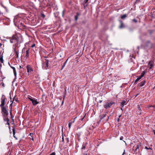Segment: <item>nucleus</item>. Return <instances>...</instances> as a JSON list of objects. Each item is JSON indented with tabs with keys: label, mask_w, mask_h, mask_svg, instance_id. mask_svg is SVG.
I'll return each mask as SVG.
<instances>
[{
	"label": "nucleus",
	"mask_w": 155,
	"mask_h": 155,
	"mask_svg": "<svg viewBox=\"0 0 155 155\" xmlns=\"http://www.w3.org/2000/svg\"><path fill=\"white\" fill-rule=\"evenodd\" d=\"M14 52L16 54V58H18V57H19V56H18V52H17V51H15Z\"/></svg>",
	"instance_id": "25"
},
{
	"label": "nucleus",
	"mask_w": 155,
	"mask_h": 155,
	"mask_svg": "<svg viewBox=\"0 0 155 155\" xmlns=\"http://www.w3.org/2000/svg\"><path fill=\"white\" fill-rule=\"evenodd\" d=\"M67 60L64 63V65H65V64H66V63H67Z\"/></svg>",
	"instance_id": "44"
},
{
	"label": "nucleus",
	"mask_w": 155,
	"mask_h": 155,
	"mask_svg": "<svg viewBox=\"0 0 155 155\" xmlns=\"http://www.w3.org/2000/svg\"><path fill=\"white\" fill-rule=\"evenodd\" d=\"M10 100H11V102H12V103L10 104V106H11L14 103V101H15V100L16 99V95H15L13 97V100L12 101V98L11 97H10Z\"/></svg>",
	"instance_id": "14"
},
{
	"label": "nucleus",
	"mask_w": 155,
	"mask_h": 155,
	"mask_svg": "<svg viewBox=\"0 0 155 155\" xmlns=\"http://www.w3.org/2000/svg\"><path fill=\"white\" fill-rule=\"evenodd\" d=\"M120 120V118H118L117 120V121H118Z\"/></svg>",
	"instance_id": "58"
},
{
	"label": "nucleus",
	"mask_w": 155,
	"mask_h": 155,
	"mask_svg": "<svg viewBox=\"0 0 155 155\" xmlns=\"http://www.w3.org/2000/svg\"><path fill=\"white\" fill-rule=\"evenodd\" d=\"M106 114H103V115H100V121H103L104 120H103V118L106 117Z\"/></svg>",
	"instance_id": "12"
},
{
	"label": "nucleus",
	"mask_w": 155,
	"mask_h": 155,
	"mask_svg": "<svg viewBox=\"0 0 155 155\" xmlns=\"http://www.w3.org/2000/svg\"><path fill=\"white\" fill-rule=\"evenodd\" d=\"M1 55H3L0 52V56Z\"/></svg>",
	"instance_id": "53"
},
{
	"label": "nucleus",
	"mask_w": 155,
	"mask_h": 155,
	"mask_svg": "<svg viewBox=\"0 0 155 155\" xmlns=\"http://www.w3.org/2000/svg\"><path fill=\"white\" fill-rule=\"evenodd\" d=\"M74 123V120H73V121H70L69 122V123H68V124H70L71 125H72V124L73 123Z\"/></svg>",
	"instance_id": "24"
},
{
	"label": "nucleus",
	"mask_w": 155,
	"mask_h": 155,
	"mask_svg": "<svg viewBox=\"0 0 155 155\" xmlns=\"http://www.w3.org/2000/svg\"><path fill=\"white\" fill-rule=\"evenodd\" d=\"M2 44L1 43H0V47H1L2 46Z\"/></svg>",
	"instance_id": "54"
},
{
	"label": "nucleus",
	"mask_w": 155,
	"mask_h": 155,
	"mask_svg": "<svg viewBox=\"0 0 155 155\" xmlns=\"http://www.w3.org/2000/svg\"><path fill=\"white\" fill-rule=\"evenodd\" d=\"M84 155H87V154L86 153H84Z\"/></svg>",
	"instance_id": "56"
},
{
	"label": "nucleus",
	"mask_w": 155,
	"mask_h": 155,
	"mask_svg": "<svg viewBox=\"0 0 155 155\" xmlns=\"http://www.w3.org/2000/svg\"><path fill=\"white\" fill-rule=\"evenodd\" d=\"M18 44H14L13 45L12 48L14 52H15V51H17L16 50V48Z\"/></svg>",
	"instance_id": "16"
},
{
	"label": "nucleus",
	"mask_w": 155,
	"mask_h": 155,
	"mask_svg": "<svg viewBox=\"0 0 155 155\" xmlns=\"http://www.w3.org/2000/svg\"><path fill=\"white\" fill-rule=\"evenodd\" d=\"M115 103L114 101H111L110 103L107 102L106 104L104 105V107L105 109H108L112 105Z\"/></svg>",
	"instance_id": "4"
},
{
	"label": "nucleus",
	"mask_w": 155,
	"mask_h": 155,
	"mask_svg": "<svg viewBox=\"0 0 155 155\" xmlns=\"http://www.w3.org/2000/svg\"><path fill=\"white\" fill-rule=\"evenodd\" d=\"M32 140H34V139H33V138H32Z\"/></svg>",
	"instance_id": "61"
},
{
	"label": "nucleus",
	"mask_w": 155,
	"mask_h": 155,
	"mask_svg": "<svg viewBox=\"0 0 155 155\" xmlns=\"http://www.w3.org/2000/svg\"><path fill=\"white\" fill-rule=\"evenodd\" d=\"M15 101L16 102H17V100L16 99L15 100Z\"/></svg>",
	"instance_id": "50"
},
{
	"label": "nucleus",
	"mask_w": 155,
	"mask_h": 155,
	"mask_svg": "<svg viewBox=\"0 0 155 155\" xmlns=\"http://www.w3.org/2000/svg\"><path fill=\"white\" fill-rule=\"evenodd\" d=\"M12 132L13 133V137L14 138H15L16 140L17 139L16 137L15 136V128L14 127H13L12 129Z\"/></svg>",
	"instance_id": "19"
},
{
	"label": "nucleus",
	"mask_w": 155,
	"mask_h": 155,
	"mask_svg": "<svg viewBox=\"0 0 155 155\" xmlns=\"http://www.w3.org/2000/svg\"><path fill=\"white\" fill-rule=\"evenodd\" d=\"M146 46L150 48L152 47V44L150 41H147L146 43Z\"/></svg>",
	"instance_id": "15"
},
{
	"label": "nucleus",
	"mask_w": 155,
	"mask_h": 155,
	"mask_svg": "<svg viewBox=\"0 0 155 155\" xmlns=\"http://www.w3.org/2000/svg\"><path fill=\"white\" fill-rule=\"evenodd\" d=\"M125 150H124V153H123L122 154V155H123L124 154V153H125Z\"/></svg>",
	"instance_id": "52"
},
{
	"label": "nucleus",
	"mask_w": 155,
	"mask_h": 155,
	"mask_svg": "<svg viewBox=\"0 0 155 155\" xmlns=\"http://www.w3.org/2000/svg\"><path fill=\"white\" fill-rule=\"evenodd\" d=\"M85 148V145L84 144H83L82 146V149H84Z\"/></svg>",
	"instance_id": "29"
},
{
	"label": "nucleus",
	"mask_w": 155,
	"mask_h": 155,
	"mask_svg": "<svg viewBox=\"0 0 155 155\" xmlns=\"http://www.w3.org/2000/svg\"><path fill=\"white\" fill-rule=\"evenodd\" d=\"M109 116L108 117L107 119V120H106V121H107L108 120V119H109Z\"/></svg>",
	"instance_id": "45"
},
{
	"label": "nucleus",
	"mask_w": 155,
	"mask_h": 155,
	"mask_svg": "<svg viewBox=\"0 0 155 155\" xmlns=\"http://www.w3.org/2000/svg\"><path fill=\"white\" fill-rule=\"evenodd\" d=\"M49 61L48 60H45L42 65V68L44 69H47L48 67Z\"/></svg>",
	"instance_id": "3"
},
{
	"label": "nucleus",
	"mask_w": 155,
	"mask_h": 155,
	"mask_svg": "<svg viewBox=\"0 0 155 155\" xmlns=\"http://www.w3.org/2000/svg\"><path fill=\"white\" fill-rule=\"evenodd\" d=\"M21 25H22V23H21Z\"/></svg>",
	"instance_id": "59"
},
{
	"label": "nucleus",
	"mask_w": 155,
	"mask_h": 155,
	"mask_svg": "<svg viewBox=\"0 0 155 155\" xmlns=\"http://www.w3.org/2000/svg\"><path fill=\"white\" fill-rule=\"evenodd\" d=\"M6 98L4 95H3L1 98V104L0 107L4 106L5 104V102Z\"/></svg>",
	"instance_id": "6"
},
{
	"label": "nucleus",
	"mask_w": 155,
	"mask_h": 155,
	"mask_svg": "<svg viewBox=\"0 0 155 155\" xmlns=\"http://www.w3.org/2000/svg\"><path fill=\"white\" fill-rule=\"evenodd\" d=\"M136 150L139 151V145H137L136 147Z\"/></svg>",
	"instance_id": "28"
},
{
	"label": "nucleus",
	"mask_w": 155,
	"mask_h": 155,
	"mask_svg": "<svg viewBox=\"0 0 155 155\" xmlns=\"http://www.w3.org/2000/svg\"><path fill=\"white\" fill-rule=\"evenodd\" d=\"M20 68H22L21 67V66H20Z\"/></svg>",
	"instance_id": "57"
},
{
	"label": "nucleus",
	"mask_w": 155,
	"mask_h": 155,
	"mask_svg": "<svg viewBox=\"0 0 155 155\" xmlns=\"http://www.w3.org/2000/svg\"><path fill=\"white\" fill-rule=\"evenodd\" d=\"M2 66V64H1L0 63V66Z\"/></svg>",
	"instance_id": "60"
},
{
	"label": "nucleus",
	"mask_w": 155,
	"mask_h": 155,
	"mask_svg": "<svg viewBox=\"0 0 155 155\" xmlns=\"http://www.w3.org/2000/svg\"><path fill=\"white\" fill-rule=\"evenodd\" d=\"M137 114L138 115H140L141 114L142 110L139 105L137 106Z\"/></svg>",
	"instance_id": "8"
},
{
	"label": "nucleus",
	"mask_w": 155,
	"mask_h": 155,
	"mask_svg": "<svg viewBox=\"0 0 155 155\" xmlns=\"http://www.w3.org/2000/svg\"><path fill=\"white\" fill-rule=\"evenodd\" d=\"M41 16L42 17H43V18H44L45 17V15L43 14H41Z\"/></svg>",
	"instance_id": "36"
},
{
	"label": "nucleus",
	"mask_w": 155,
	"mask_h": 155,
	"mask_svg": "<svg viewBox=\"0 0 155 155\" xmlns=\"http://www.w3.org/2000/svg\"><path fill=\"white\" fill-rule=\"evenodd\" d=\"M64 10H63V12H62L63 15H64Z\"/></svg>",
	"instance_id": "51"
},
{
	"label": "nucleus",
	"mask_w": 155,
	"mask_h": 155,
	"mask_svg": "<svg viewBox=\"0 0 155 155\" xmlns=\"http://www.w3.org/2000/svg\"><path fill=\"white\" fill-rule=\"evenodd\" d=\"M10 115L11 116V118L12 119L14 117L12 115V107H10Z\"/></svg>",
	"instance_id": "20"
},
{
	"label": "nucleus",
	"mask_w": 155,
	"mask_h": 155,
	"mask_svg": "<svg viewBox=\"0 0 155 155\" xmlns=\"http://www.w3.org/2000/svg\"><path fill=\"white\" fill-rule=\"evenodd\" d=\"M79 15V14L78 13H77V15L74 16L75 19V21H77L78 18V16Z\"/></svg>",
	"instance_id": "22"
},
{
	"label": "nucleus",
	"mask_w": 155,
	"mask_h": 155,
	"mask_svg": "<svg viewBox=\"0 0 155 155\" xmlns=\"http://www.w3.org/2000/svg\"><path fill=\"white\" fill-rule=\"evenodd\" d=\"M65 140H66L67 142V143H68L69 142V139L68 138V137L66 138L65 139Z\"/></svg>",
	"instance_id": "32"
},
{
	"label": "nucleus",
	"mask_w": 155,
	"mask_h": 155,
	"mask_svg": "<svg viewBox=\"0 0 155 155\" xmlns=\"http://www.w3.org/2000/svg\"><path fill=\"white\" fill-rule=\"evenodd\" d=\"M6 122H9V120L8 118H6Z\"/></svg>",
	"instance_id": "40"
},
{
	"label": "nucleus",
	"mask_w": 155,
	"mask_h": 155,
	"mask_svg": "<svg viewBox=\"0 0 155 155\" xmlns=\"http://www.w3.org/2000/svg\"><path fill=\"white\" fill-rule=\"evenodd\" d=\"M28 98L30 100V99H33L32 98V97L30 96H28Z\"/></svg>",
	"instance_id": "33"
},
{
	"label": "nucleus",
	"mask_w": 155,
	"mask_h": 155,
	"mask_svg": "<svg viewBox=\"0 0 155 155\" xmlns=\"http://www.w3.org/2000/svg\"><path fill=\"white\" fill-rule=\"evenodd\" d=\"M0 107L1 109V112L3 116L6 117L8 115V113L6 107L4 106Z\"/></svg>",
	"instance_id": "2"
},
{
	"label": "nucleus",
	"mask_w": 155,
	"mask_h": 155,
	"mask_svg": "<svg viewBox=\"0 0 155 155\" xmlns=\"http://www.w3.org/2000/svg\"><path fill=\"white\" fill-rule=\"evenodd\" d=\"M102 100H100V101H99V102L100 103H101L102 102Z\"/></svg>",
	"instance_id": "48"
},
{
	"label": "nucleus",
	"mask_w": 155,
	"mask_h": 155,
	"mask_svg": "<svg viewBox=\"0 0 155 155\" xmlns=\"http://www.w3.org/2000/svg\"><path fill=\"white\" fill-rule=\"evenodd\" d=\"M3 55H1L0 56V62H1L2 63L3 61Z\"/></svg>",
	"instance_id": "23"
},
{
	"label": "nucleus",
	"mask_w": 155,
	"mask_h": 155,
	"mask_svg": "<svg viewBox=\"0 0 155 155\" xmlns=\"http://www.w3.org/2000/svg\"><path fill=\"white\" fill-rule=\"evenodd\" d=\"M71 125L68 124V127H69V129H70L71 128Z\"/></svg>",
	"instance_id": "42"
},
{
	"label": "nucleus",
	"mask_w": 155,
	"mask_h": 155,
	"mask_svg": "<svg viewBox=\"0 0 155 155\" xmlns=\"http://www.w3.org/2000/svg\"><path fill=\"white\" fill-rule=\"evenodd\" d=\"M35 45V44H33V45H32L31 46V47L33 48L34 47Z\"/></svg>",
	"instance_id": "38"
},
{
	"label": "nucleus",
	"mask_w": 155,
	"mask_h": 155,
	"mask_svg": "<svg viewBox=\"0 0 155 155\" xmlns=\"http://www.w3.org/2000/svg\"><path fill=\"white\" fill-rule=\"evenodd\" d=\"M132 21L136 23L137 22V21L135 18L133 19Z\"/></svg>",
	"instance_id": "30"
},
{
	"label": "nucleus",
	"mask_w": 155,
	"mask_h": 155,
	"mask_svg": "<svg viewBox=\"0 0 155 155\" xmlns=\"http://www.w3.org/2000/svg\"><path fill=\"white\" fill-rule=\"evenodd\" d=\"M145 149H147V150H148V149H150V150H152V148L151 147H147L146 146L145 147Z\"/></svg>",
	"instance_id": "27"
},
{
	"label": "nucleus",
	"mask_w": 155,
	"mask_h": 155,
	"mask_svg": "<svg viewBox=\"0 0 155 155\" xmlns=\"http://www.w3.org/2000/svg\"><path fill=\"white\" fill-rule=\"evenodd\" d=\"M7 124L9 126H10V123L9 122H7Z\"/></svg>",
	"instance_id": "43"
},
{
	"label": "nucleus",
	"mask_w": 155,
	"mask_h": 155,
	"mask_svg": "<svg viewBox=\"0 0 155 155\" xmlns=\"http://www.w3.org/2000/svg\"><path fill=\"white\" fill-rule=\"evenodd\" d=\"M127 17V15L126 14H124L121 16V18L122 19H124Z\"/></svg>",
	"instance_id": "21"
},
{
	"label": "nucleus",
	"mask_w": 155,
	"mask_h": 155,
	"mask_svg": "<svg viewBox=\"0 0 155 155\" xmlns=\"http://www.w3.org/2000/svg\"><path fill=\"white\" fill-rule=\"evenodd\" d=\"M56 153L54 152H53L51 153L50 155H55Z\"/></svg>",
	"instance_id": "34"
},
{
	"label": "nucleus",
	"mask_w": 155,
	"mask_h": 155,
	"mask_svg": "<svg viewBox=\"0 0 155 155\" xmlns=\"http://www.w3.org/2000/svg\"><path fill=\"white\" fill-rule=\"evenodd\" d=\"M65 65H64V64H63L62 66V68L61 69V70H62L64 68V67Z\"/></svg>",
	"instance_id": "41"
},
{
	"label": "nucleus",
	"mask_w": 155,
	"mask_h": 155,
	"mask_svg": "<svg viewBox=\"0 0 155 155\" xmlns=\"http://www.w3.org/2000/svg\"><path fill=\"white\" fill-rule=\"evenodd\" d=\"M21 39V37H19L17 35H13L10 40V42L12 43H14V44H18L21 42V41H20V39Z\"/></svg>",
	"instance_id": "1"
},
{
	"label": "nucleus",
	"mask_w": 155,
	"mask_h": 155,
	"mask_svg": "<svg viewBox=\"0 0 155 155\" xmlns=\"http://www.w3.org/2000/svg\"><path fill=\"white\" fill-rule=\"evenodd\" d=\"M29 49H28L26 51V55L25 56V57L26 59L27 58H28L29 57Z\"/></svg>",
	"instance_id": "18"
},
{
	"label": "nucleus",
	"mask_w": 155,
	"mask_h": 155,
	"mask_svg": "<svg viewBox=\"0 0 155 155\" xmlns=\"http://www.w3.org/2000/svg\"><path fill=\"white\" fill-rule=\"evenodd\" d=\"M138 95V94H137L136 96V97H137Z\"/></svg>",
	"instance_id": "62"
},
{
	"label": "nucleus",
	"mask_w": 155,
	"mask_h": 155,
	"mask_svg": "<svg viewBox=\"0 0 155 155\" xmlns=\"http://www.w3.org/2000/svg\"><path fill=\"white\" fill-rule=\"evenodd\" d=\"M123 138L124 137L123 136H121L120 137V140H122L123 139Z\"/></svg>",
	"instance_id": "37"
},
{
	"label": "nucleus",
	"mask_w": 155,
	"mask_h": 155,
	"mask_svg": "<svg viewBox=\"0 0 155 155\" xmlns=\"http://www.w3.org/2000/svg\"><path fill=\"white\" fill-rule=\"evenodd\" d=\"M148 65L149 66V69H151L153 67V63L152 61H150L148 63Z\"/></svg>",
	"instance_id": "13"
},
{
	"label": "nucleus",
	"mask_w": 155,
	"mask_h": 155,
	"mask_svg": "<svg viewBox=\"0 0 155 155\" xmlns=\"http://www.w3.org/2000/svg\"><path fill=\"white\" fill-rule=\"evenodd\" d=\"M140 2V0H137L135 2V4H136L137 3H138L139 2Z\"/></svg>",
	"instance_id": "31"
},
{
	"label": "nucleus",
	"mask_w": 155,
	"mask_h": 155,
	"mask_svg": "<svg viewBox=\"0 0 155 155\" xmlns=\"http://www.w3.org/2000/svg\"><path fill=\"white\" fill-rule=\"evenodd\" d=\"M30 101L32 102L33 105L35 106L39 104V102L36 101V100L34 99H30Z\"/></svg>",
	"instance_id": "10"
},
{
	"label": "nucleus",
	"mask_w": 155,
	"mask_h": 155,
	"mask_svg": "<svg viewBox=\"0 0 155 155\" xmlns=\"http://www.w3.org/2000/svg\"><path fill=\"white\" fill-rule=\"evenodd\" d=\"M84 117H82V118H81V120L82 121L83 120V119H84Z\"/></svg>",
	"instance_id": "47"
},
{
	"label": "nucleus",
	"mask_w": 155,
	"mask_h": 155,
	"mask_svg": "<svg viewBox=\"0 0 155 155\" xmlns=\"http://www.w3.org/2000/svg\"><path fill=\"white\" fill-rule=\"evenodd\" d=\"M26 68L27 69V71L28 73V74H31L33 71V69L29 65H28L27 66Z\"/></svg>",
	"instance_id": "5"
},
{
	"label": "nucleus",
	"mask_w": 155,
	"mask_h": 155,
	"mask_svg": "<svg viewBox=\"0 0 155 155\" xmlns=\"http://www.w3.org/2000/svg\"><path fill=\"white\" fill-rule=\"evenodd\" d=\"M3 85V86H4V83H3V85Z\"/></svg>",
	"instance_id": "63"
},
{
	"label": "nucleus",
	"mask_w": 155,
	"mask_h": 155,
	"mask_svg": "<svg viewBox=\"0 0 155 155\" xmlns=\"http://www.w3.org/2000/svg\"><path fill=\"white\" fill-rule=\"evenodd\" d=\"M145 74V72L144 71H143L140 75L139 76L136 80L134 82V84H137V82L144 76Z\"/></svg>",
	"instance_id": "7"
},
{
	"label": "nucleus",
	"mask_w": 155,
	"mask_h": 155,
	"mask_svg": "<svg viewBox=\"0 0 155 155\" xmlns=\"http://www.w3.org/2000/svg\"><path fill=\"white\" fill-rule=\"evenodd\" d=\"M9 66H10V67L13 69L14 74L15 75V78H16V75H17V73L16 72V70L15 69V68L14 67H13L11 65H10V64L9 63Z\"/></svg>",
	"instance_id": "9"
},
{
	"label": "nucleus",
	"mask_w": 155,
	"mask_h": 155,
	"mask_svg": "<svg viewBox=\"0 0 155 155\" xmlns=\"http://www.w3.org/2000/svg\"><path fill=\"white\" fill-rule=\"evenodd\" d=\"M77 117H75V118H74L73 120H74V122H75V119H76Z\"/></svg>",
	"instance_id": "46"
},
{
	"label": "nucleus",
	"mask_w": 155,
	"mask_h": 155,
	"mask_svg": "<svg viewBox=\"0 0 155 155\" xmlns=\"http://www.w3.org/2000/svg\"><path fill=\"white\" fill-rule=\"evenodd\" d=\"M124 141V142L125 143H126V142H125V141Z\"/></svg>",
	"instance_id": "64"
},
{
	"label": "nucleus",
	"mask_w": 155,
	"mask_h": 155,
	"mask_svg": "<svg viewBox=\"0 0 155 155\" xmlns=\"http://www.w3.org/2000/svg\"><path fill=\"white\" fill-rule=\"evenodd\" d=\"M145 83V81L144 80H143L142 81L139 83L140 86L142 87L143 86Z\"/></svg>",
	"instance_id": "17"
},
{
	"label": "nucleus",
	"mask_w": 155,
	"mask_h": 155,
	"mask_svg": "<svg viewBox=\"0 0 155 155\" xmlns=\"http://www.w3.org/2000/svg\"><path fill=\"white\" fill-rule=\"evenodd\" d=\"M88 0H84V2L85 4L86 3L88 2Z\"/></svg>",
	"instance_id": "39"
},
{
	"label": "nucleus",
	"mask_w": 155,
	"mask_h": 155,
	"mask_svg": "<svg viewBox=\"0 0 155 155\" xmlns=\"http://www.w3.org/2000/svg\"><path fill=\"white\" fill-rule=\"evenodd\" d=\"M62 142H64V137H63V135H62Z\"/></svg>",
	"instance_id": "35"
},
{
	"label": "nucleus",
	"mask_w": 155,
	"mask_h": 155,
	"mask_svg": "<svg viewBox=\"0 0 155 155\" xmlns=\"http://www.w3.org/2000/svg\"><path fill=\"white\" fill-rule=\"evenodd\" d=\"M119 21L120 24V25L119 26V28L121 29L124 28L125 27V25L123 23L122 21L121 20H119Z\"/></svg>",
	"instance_id": "11"
},
{
	"label": "nucleus",
	"mask_w": 155,
	"mask_h": 155,
	"mask_svg": "<svg viewBox=\"0 0 155 155\" xmlns=\"http://www.w3.org/2000/svg\"><path fill=\"white\" fill-rule=\"evenodd\" d=\"M125 101H122L121 102V106H122V107H124V104L125 103Z\"/></svg>",
	"instance_id": "26"
},
{
	"label": "nucleus",
	"mask_w": 155,
	"mask_h": 155,
	"mask_svg": "<svg viewBox=\"0 0 155 155\" xmlns=\"http://www.w3.org/2000/svg\"><path fill=\"white\" fill-rule=\"evenodd\" d=\"M121 115H119V118H120V117H121Z\"/></svg>",
	"instance_id": "55"
},
{
	"label": "nucleus",
	"mask_w": 155,
	"mask_h": 155,
	"mask_svg": "<svg viewBox=\"0 0 155 155\" xmlns=\"http://www.w3.org/2000/svg\"><path fill=\"white\" fill-rule=\"evenodd\" d=\"M4 120L5 121H6V118H4Z\"/></svg>",
	"instance_id": "49"
}]
</instances>
